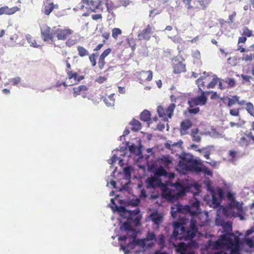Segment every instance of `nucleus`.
Here are the masks:
<instances>
[{"label":"nucleus","instance_id":"nucleus-53","mask_svg":"<svg viewBox=\"0 0 254 254\" xmlns=\"http://www.w3.org/2000/svg\"><path fill=\"white\" fill-rule=\"evenodd\" d=\"M233 17H229V20L226 21L224 19H221L219 20L221 26H223L225 24H228L229 25L233 22Z\"/></svg>","mask_w":254,"mask_h":254},{"label":"nucleus","instance_id":"nucleus-63","mask_svg":"<svg viewBox=\"0 0 254 254\" xmlns=\"http://www.w3.org/2000/svg\"><path fill=\"white\" fill-rule=\"evenodd\" d=\"M128 149L131 153H134L137 150V147L134 144H132L128 146Z\"/></svg>","mask_w":254,"mask_h":254},{"label":"nucleus","instance_id":"nucleus-52","mask_svg":"<svg viewBox=\"0 0 254 254\" xmlns=\"http://www.w3.org/2000/svg\"><path fill=\"white\" fill-rule=\"evenodd\" d=\"M162 11V9L160 8H154L150 11V16L151 15L155 16L158 14H160Z\"/></svg>","mask_w":254,"mask_h":254},{"label":"nucleus","instance_id":"nucleus-11","mask_svg":"<svg viewBox=\"0 0 254 254\" xmlns=\"http://www.w3.org/2000/svg\"><path fill=\"white\" fill-rule=\"evenodd\" d=\"M200 96L191 98L188 101V104L190 108H193L197 106L204 105L207 101V98L205 96V92L203 90H201Z\"/></svg>","mask_w":254,"mask_h":254},{"label":"nucleus","instance_id":"nucleus-37","mask_svg":"<svg viewBox=\"0 0 254 254\" xmlns=\"http://www.w3.org/2000/svg\"><path fill=\"white\" fill-rule=\"evenodd\" d=\"M151 114L148 110H145L140 114V119L143 122L149 121L150 119Z\"/></svg>","mask_w":254,"mask_h":254},{"label":"nucleus","instance_id":"nucleus-12","mask_svg":"<svg viewBox=\"0 0 254 254\" xmlns=\"http://www.w3.org/2000/svg\"><path fill=\"white\" fill-rule=\"evenodd\" d=\"M154 27L149 24H148L145 28L139 31L138 34V39L140 41L145 40L149 41L152 35L154 33Z\"/></svg>","mask_w":254,"mask_h":254},{"label":"nucleus","instance_id":"nucleus-1","mask_svg":"<svg viewBox=\"0 0 254 254\" xmlns=\"http://www.w3.org/2000/svg\"><path fill=\"white\" fill-rule=\"evenodd\" d=\"M174 231L171 237V239H180L190 240L193 239L197 232L196 220L194 218H191L190 227L186 229L184 224L179 222L173 224Z\"/></svg>","mask_w":254,"mask_h":254},{"label":"nucleus","instance_id":"nucleus-13","mask_svg":"<svg viewBox=\"0 0 254 254\" xmlns=\"http://www.w3.org/2000/svg\"><path fill=\"white\" fill-rule=\"evenodd\" d=\"M147 189H155L164 186L161 179H158L155 176H151L146 180Z\"/></svg>","mask_w":254,"mask_h":254},{"label":"nucleus","instance_id":"nucleus-18","mask_svg":"<svg viewBox=\"0 0 254 254\" xmlns=\"http://www.w3.org/2000/svg\"><path fill=\"white\" fill-rule=\"evenodd\" d=\"M173 73L179 74L186 72V64L182 62L178 61L176 59L173 60Z\"/></svg>","mask_w":254,"mask_h":254},{"label":"nucleus","instance_id":"nucleus-28","mask_svg":"<svg viewBox=\"0 0 254 254\" xmlns=\"http://www.w3.org/2000/svg\"><path fill=\"white\" fill-rule=\"evenodd\" d=\"M153 175L158 179H160L161 177H167L168 172L162 166H160L155 169Z\"/></svg>","mask_w":254,"mask_h":254},{"label":"nucleus","instance_id":"nucleus-16","mask_svg":"<svg viewBox=\"0 0 254 254\" xmlns=\"http://www.w3.org/2000/svg\"><path fill=\"white\" fill-rule=\"evenodd\" d=\"M67 77L66 79L73 80V82L71 81V83L69 84V86L72 85L74 84H78L80 81L84 78V76L82 75H78L77 72L72 71H67L66 73Z\"/></svg>","mask_w":254,"mask_h":254},{"label":"nucleus","instance_id":"nucleus-8","mask_svg":"<svg viewBox=\"0 0 254 254\" xmlns=\"http://www.w3.org/2000/svg\"><path fill=\"white\" fill-rule=\"evenodd\" d=\"M175 108L176 105L174 103H171L166 109L160 105L157 107V113L160 118L167 121L168 119L172 118Z\"/></svg>","mask_w":254,"mask_h":254},{"label":"nucleus","instance_id":"nucleus-6","mask_svg":"<svg viewBox=\"0 0 254 254\" xmlns=\"http://www.w3.org/2000/svg\"><path fill=\"white\" fill-rule=\"evenodd\" d=\"M238 242V238L234 234L222 235L217 241L213 242L211 246L213 249L219 250L226 248H232Z\"/></svg>","mask_w":254,"mask_h":254},{"label":"nucleus","instance_id":"nucleus-21","mask_svg":"<svg viewBox=\"0 0 254 254\" xmlns=\"http://www.w3.org/2000/svg\"><path fill=\"white\" fill-rule=\"evenodd\" d=\"M112 52V49L109 48L103 51L99 57L98 60V66L100 69H102L105 65V58L107 57Z\"/></svg>","mask_w":254,"mask_h":254},{"label":"nucleus","instance_id":"nucleus-39","mask_svg":"<svg viewBox=\"0 0 254 254\" xmlns=\"http://www.w3.org/2000/svg\"><path fill=\"white\" fill-rule=\"evenodd\" d=\"M26 38L27 42L30 44L31 47H33L35 48H37L39 46L35 40L33 38V37L29 34H28L26 36Z\"/></svg>","mask_w":254,"mask_h":254},{"label":"nucleus","instance_id":"nucleus-10","mask_svg":"<svg viewBox=\"0 0 254 254\" xmlns=\"http://www.w3.org/2000/svg\"><path fill=\"white\" fill-rule=\"evenodd\" d=\"M55 27L51 30V28L46 24H43L41 27V36L44 41H53L55 36Z\"/></svg>","mask_w":254,"mask_h":254},{"label":"nucleus","instance_id":"nucleus-23","mask_svg":"<svg viewBox=\"0 0 254 254\" xmlns=\"http://www.w3.org/2000/svg\"><path fill=\"white\" fill-rule=\"evenodd\" d=\"M19 9V8L17 6L9 8L7 6H4L0 8V15H11L18 11Z\"/></svg>","mask_w":254,"mask_h":254},{"label":"nucleus","instance_id":"nucleus-9","mask_svg":"<svg viewBox=\"0 0 254 254\" xmlns=\"http://www.w3.org/2000/svg\"><path fill=\"white\" fill-rule=\"evenodd\" d=\"M55 36L58 40L64 41L67 40L73 33V31L68 27L55 26Z\"/></svg>","mask_w":254,"mask_h":254},{"label":"nucleus","instance_id":"nucleus-4","mask_svg":"<svg viewBox=\"0 0 254 254\" xmlns=\"http://www.w3.org/2000/svg\"><path fill=\"white\" fill-rule=\"evenodd\" d=\"M188 212L192 216V218H196L197 215L200 213V201L195 197H193L190 201V205L183 206L180 204H177L171 208V214L173 218L177 217V213H185Z\"/></svg>","mask_w":254,"mask_h":254},{"label":"nucleus","instance_id":"nucleus-48","mask_svg":"<svg viewBox=\"0 0 254 254\" xmlns=\"http://www.w3.org/2000/svg\"><path fill=\"white\" fill-rule=\"evenodd\" d=\"M230 115L234 117H240V109L233 108L230 110Z\"/></svg>","mask_w":254,"mask_h":254},{"label":"nucleus","instance_id":"nucleus-43","mask_svg":"<svg viewBox=\"0 0 254 254\" xmlns=\"http://www.w3.org/2000/svg\"><path fill=\"white\" fill-rule=\"evenodd\" d=\"M219 79L217 77H214L213 79L207 84L206 87L207 88H214L216 85L218 83Z\"/></svg>","mask_w":254,"mask_h":254},{"label":"nucleus","instance_id":"nucleus-34","mask_svg":"<svg viewBox=\"0 0 254 254\" xmlns=\"http://www.w3.org/2000/svg\"><path fill=\"white\" fill-rule=\"evenodd\" d=\"M199 130L198 128H194L191 130V136L192 140L196 142H199L201 141V137L198 135Z\"/></svg>","mask_w":254,"mask_h":254},{"label":"nucleus","instance_id":"nucleus-27","mask_svg":"<svg viewBox=\"0 0 254 254\" xmlns=\"http://www.w3.org/2000/svg\"><path fill=\"white\" fill-rule=\"evenodd\" d=\"M115 95L114 93L111 94L107 97H103L102 99L108 107H113L115 103Z\"/></svg>","mask_w":254,"mask_h":254},{"label":"nucleus","instance_id":"nucleus-36","mask_svg":"<svg viewBox=\"0 0 254 254\" xmlns=\"http://www.w3.org/2000/svg\"><path fill=\"white\" fill-rule=\"evenodd\" d=\"M175 246L176 247L177 252L180 254H184V252L186 251L187 249V245L183 242L179 243L177 246L175 245Z\"/></svg>","mask_w":254,"mask_h":254},{"label":"nucleus","instance_id":"nucleus-22","mask_svg":"<svg viewBox=\"0 0 254 254\" xmlns=\"http://www.w3.org/2000/svg\"><path fill=\"white\" fill-rule=\"evenodd\" d=\"M192 124L191 121L188 119L183 121L181 123L180 132L182 135L188 133V130L191 127Z\"/></svg>","mask_w":254,"mask_h":254},{"label":"nucleus","instance_id":"nucleus-26","mask_svg":"<svg viewBox=\"0 0 254 254\" xmlns=\"http://www.w3.org/2000/svg\"><path fill=\"white\" fill-rule=\"evenodd\" d=\"M150 219L157 226L161 224L163 222V217L157 212L152 213L150 216Z\"/></svg>","mask_w":254,"mask_h":254},{"label":"nucleus","instance_id":"nucleus-15","mask_svg":"<svg viewBox=\"0 0 254 254\" xmlns=\"http://www.w3.org/2000/svg\"><path fill=\"white\" fill-rule=\"evenodd\" d=\"M139 213L140 210L138 208H136L132 211H128L127 221H132L136 226L140 225L141 216Z\"/></svg>","mask_w":254,"mask_h":254},{"label":"nucleus","instance_id":"nucleus-30","mask_svg":"<svg viewBox=\"0 0 254 254\" xmlns=\"http://www.w3.org/2000/svg\"><path fill=\"white\" fill-rule=\"evenodd\" d=\"M59 5L57 4H54L53 2L49 3L45 5L44 7V14L48 15L55 9H58Z\"/></svg>","mask_w":254,"mask_h":254},{"label":"nucleus","instance_id":"nucleus-42","mask_svg":"<svg viewBox=\"0 0 254 254\" xmlns=\"http://www.w3.org/2000/svg\"><path fill=\"white\" fill-rule=\"evenodd\" d=\"M98 56L97 53H95L91 54L89 57V59L91 63V65L93 67H94L96 65V58Z\"/></svg>","mask_w":254,"mask_h":254},{"label":"nucleus","instance_id":"nucleus-24","mask_svg":"<svg viewBox=\"0 0 254 254\" xmlns=\"http://www.w3.org/2000/svg\"><path fill=\"white\" fill-rule=\"evenodd\" d=\"M19 36L17 34H14L10 37V41L5 45V47H13L17 45H23L24 42L17 41Z\"/></svg>","mask_w":254,"mask_h":254},{"label":"nucleus","instance_id":"nucleus-25","mask_svg":"<svg viewBox=\"0 0 254 254\" xmlns=\"http://www.w3.org/2000/svg\"><path fill=\"white\" fill-rule=\"evenodd\" d=\"M73 95L74 97L80 95L81 94H85L88 90V88L86 85H81L73 88Z\"/></svg>","mask_w":254,"mask_h":254},{"label":"nucleus","instance_id":"nucleus-57","mask_svg":"<svg viewBox=\"0 0 254 254\" xmlns=\"http://www.w3.org/2000/svg\"><path fill=\"white\" fill-rule=\"evenodd\" d=\"M241 77L244 80H245L247 82H251V80L254 81V78H253L252 77H251L250 76L242 74ZM253 85L254 86V83L253 84Z\"/></svg>","mask_w":254,"mask_h":254},{"label":"nucleus","instance_id":"nucleus-20","mask_svg":"<svg viewBox=\"0 0 254 254\" xmlns=\"http://www.w3.org/2000/svg\"><path fill=\"white\" fill-rule=\"evenodd\" d=\"M240 97L237 95L233 96L230 98L227 96H224L220 98V100L222 101L224 105L229 108H231L232 106L236 104L238 101V99Z\"/></svg>","mask_w":254,"mask_h":254},{"label":"nucleus","instance_id":"nucleus-62","mask_svg":"<svg viewBox=\"0 0 254 254\" xmlns=\"http://www.w3.org/2000/svg\"><path fill=\"white\" fill-rule=\"evenodd\" d=\"M212 202L216 206H218L219 204V198H217L215 196V194L213 193L212 195Z\"/></svg>","mask_w":254,"mask_h":254},{"label":"nucleus","instance_id":"nucleus-29","mask_svg":"<svg viewBox=\"0 0 254 254\" xmlns=\"http://www.w3.org/2000/svg\"><path fill=\"white\" fill-rule=\"evenodd\" d=\"M229 206L231 209H236L239 212H243L242 203L235 200V199L230 202Z\"/></svg>","mask_w":254,"mask_h":254},{"label":"nucleus","instance_id":"nucleus-54","mask_svg":"<svg viewBox=\"0 0 254 254\" xmlns=\"http://www.w3.org/2000/svg\"><path fill=\"white\" fill-rule=\"evenodd\" d=\"M225 82L228 85V87H234L236 84L235 81L233 78H229L225 81Z\"/></svg>","mask_w":254,"mask_h":254},{"label":"nucleus","instance_id":"nucleus-41","mask_svg":"<svg viewBox=\"0 0 254 254\" xmlns=\"http://www.w3.org/2000/svg\"><path fill=\"white\" fill-rule=\"evenodd\" d=\"M242 35L246 37H250L251 36H254L253 34V31L249 29L248 27H244L243 29Z\"/></svg>","mask_w":254,"mask_h":254},{"label":"nucleus","instance_id":"nucleus-55","mask_svg":"<svg viewBox=\"0 0 254 254\" xmlns=\"http://www.w3.org/2000/svg\"><path fill=\"white\" fill-rule=\"evenodd\" d=\"M178 145V143L175 142L172 143L171 141L168 142L165 144V147L170 150H172V147L176 146Z\"/></svg>","mask_w":254,"mask_h":254},{"label":"nucleus","instance_id":"nucleus-60","mask_svg":"<svg viewBox=\"0 0 254 254\" xmlns=\"http://www.w3.org/2000/svg\"><path fill=\"white\" fill-rule=\"evenodd\" d=\"M253 58H254V55L250 53L244 55L243 59L246 61H251L253 60Z\"/></svg>","mask_w":254,"mask_h":254},{"label":"nucleus","instance_id":"nucleus-33","mask_svg":"<svg viewBox=\"0 0 254 254\" xmlns=\"http://www.w3.org/2000/svg\"><path fill=\"white\" fill-rule=\"evenodd\" d=\"M130 125L132 126L131 130L134 131H138L141 129L142 127L141 123L135 119L132 120Z\"/></svg>","mask_w":254,"mask_h":254},{"label":"nucleus","instance_id":"nucleus-3","mask_svg":"<svg viewBox=\"0 0 254 254\" xmlns=\"http://www.w3.org/2000/svg\"><path fill=\"white\" fill-rule=\"evenodd\" d=\"M170 186L173 187L174 190L164 187L162 195L168 201L173 202L178 199L179 197L184 196L188 186L182 180L178 179L175 183H170Z\"/></svg>","mask_w":254,"mask_h":254},{"label":"nucleus","instance_id":"nucleus-19","mask_svg":"<svg viewBox=\"0 0 254 254\" xmlns=\"http://www.w3.org/2000/svg\"><path fill=\"white\" fill-rule=\"evenodd\" d=\"M206 6L203 0H192L191 4L188 7L189 9H192L194 11H197L204 9Z\"/></svg>","mask_w":254,"mask_h":254},{"label":"nucleus","instance_id":"nucleus-14","mask_svg":"<svg viewBox=\"0 0 254 254\" xmlns=\"http://www.w3.org/2000/svg\"><path fill=\"white\" fill-rule=\"evenodd\" d=\"M156 235L153 232L148 231L146 236V237L143 239H139L137 240V244L138 245L142 246V247H151L153 245V243H147L149 241H156Z\"/></svg>","mask_w":254,"mask_h":254},{"label":"nucleus","instance_id":"nucleus-49","mask_svg":"<svg viewBox=\"0 0 254 254\" xmlns=\"http://www.w3.org/2000/svg\"><path fill=\"white\" fill-rule=\"evenodd\" d=\"M223 228L224 230V231H226L227 232H231L232 231V224L229 222H226L224 223L223 225Z\"/></svg>","mask_w":254,"mask_h":254},{"label":"nucleus","instance_id":"nucleus-35","mask_svg":"<svg viewBox=\"0 0 254 254\" xmlns=\"http://www.w3.org/2000/svg\"><path fill=\"white\" fill-rule=\"evenodd\" d=\"M160 160L165 167H168L173 163V158L169 155L163 156Z\"/></svg>","mask_w":254,"mask_h":254},{"label":"nucleus","instance_id":"nucleus-38","mask_svg":"<svg viewBox=\"0 0 254 254\" xmlns=\"http://www.w3.org/2000/svg\"><path fill=\"white\" fill-rule=\"evenodd\" d=\"M78 55L81 57L87 56L89 55L88 51L84 47L78 46L77 47Z\"/></svg>","mask_w":254,"mask_h":254},{"label":"nucleus","instance_id":"nucleus-64","mask_svg":"<svg viewBox=\"0 0 254 254\" xmlns=\"http://www.w3.org/2000/svg\"><path fill=\"white\" fill-rule=\"evenodd\" d=\"M216 193L220 199H222L224 196V192L221 189H218L216 190Z\"/></svg>","mask_w":254,"mask_h":254},{"label":"nucleus","instance_id":"nucleus-32","mask_svg":"<svg viewBox=\"0 0 254 254\" xmlns=\"http://www.w3.org/2000/svg\"><path fill=\"white\" fill-rule=\"evenodd\" d=\"M228 250H230V254H239V246L238 245V242L236 243L234 247L232 248H229ZM215 254H227L226 253L221 251L220 252L215 253Z\"/></svg>","mask_w":254,"mask_h":254},{"label":"nucleus","instance_id":"nucleus-45","mask_svg":"<svg viewBox=\"0 0 254 254\" xmlns=\"http://www.w3.org/2000/svg\"><path fill=\"white\" fill-rule=\"evenodd\" d=\"M130 221L126 222L123 223L122 226L121 227V230H124L126 231H132V228L131 225L129 223Z\"/></svg>","mask_w":254,"mask_h":254},{"label":"nucleus","instance_id":"nucleus-51","mask_svg":"<svg viewBox=\"0 0 254 254\" xmlns=\"http://www.w3.org/2000/svg\"><path fill=\"white\" fill-rule=\"evenodd\" d=\"M107 78L106 76H99L95 79V82L99 84H102L106 82Z\"/></svg>","mask_w":254,"mask_h":254},{"label":"nucleus","instance_id":"nucleus-17","mask_svg":"<svg viewBox=\"0 0 254 254\" xmlns=\"http://www.w3.org/2000/svg\"><path fill=\"white\" fill-rule=\"evenodd\" d=\"M153 72L151 70H142L137 73V78L140 83L150 81L152 79Z\"/></svg>","mask_w":254,"mask_h":254},{"label":"nucleus","instance_id":"nucleus-5","mask_svg":"<svg viewBox=\"0 0 254 254\" xmlns=\"http://www.w3.org/2000/svg\"><path fill=\"white\" fill-rule=\"evenodd\" d=\"M178 165L183 170L194 171L197 173L203 172L208 175L210 174V172L207 170L205 166L199 163L197 160L193 159L192 157L182 158L179 161Z\"/></svg>","mask_w":254,"mask_h":254},{"label":"nucleus","instance_id":"nucleus-40","mask_svg":"<svg viewBox=\"0 0 254 254\" xmlns=\"http://www.w3.org/2000/svg\"><path fill=\"white\" fill-rule=\"evenodd\" d=\"M246 110L247 112L252 116L254 117V107L251 102H248L246 104Z\"/></svg>","mask_w":254,"mask_h":254},{"label":"nucleus","instance_id":"nucleus-46","mask_svg":"<svg viewBox=\"0 0 254 254\" xmlns=\"http://www.w3.org/2000/svg\"><path fill=\"white\" fill-rule=\"evenodd\" d=\"M158 244L160 246L161 248H163L165 246V237L163 234L159 235L158 238Z\"/></svg>","mask_w":254,"mask_h":254},{"label":"nucleus","instance_id":"nucleus-61","mask_svg":"<svg viewBox=\"0 0 254 254\" xmlns=\"http://www.w3.org/2000/svg\"><path fill=\"white\" fill-rule=\"evenodd\" d=\"M76 40L68 39L66 40L65 42V44L68 47H71L76 44Z\"/></svg>","mask_w":254,"mask_h":254},{"label":"nucleus","instance_id":"nucleus-31","mask_svg":"<svg viewBox=\"0 0 254 254\" xmlns=\"http://www.w3.org/2000/svg\"><path fill=\"white\" fill-rule=\"evenodd\" d=\"M208 81V79L206 77L202 76L198 78L196 82L197 84L198 85V87L199 88V90L201 91V90H202L201 87L204 88L205 87H206L207 84L206 83Z\"/></svg>","mask_w":254,"mask_h":254},{"label":"nucleus","instance_id":"nucleus-47","mask_svg":"<svg viewBox=\"0 0 254 254\" xmlns=\"http://www.w3.org/2000/svg\"><path fill=\"white\" fill-rule=\"evenodd\" d=\"M238 152L233 150H230L229 151V156L231 158V161L232 162L235 161L237 156Z\"/></svg>","mask_w":254,"mask_h":254},{"label":"nucleus","instance_id":"nucleus-56","mask_svg":"<svg viewBox=\"0 0 254 254\" xmlns=\"http://www.w3.org/2000/svg\"><path fill=\"white\" fill-rule=\"evenodd\" d=\"M199 112V107H195L194 108H190L188 109V112L190 114H196Z\"/></svg>","mask_w":254,"mask_h":254},{"label":"nucleus","instance_id":"nucleus-7","mask_svg":"<svg viewBox=\"0 0 254 254\" xmlns=\"http://www.w3.org/2000/svg\"><path fill=\"white\" fill-rule=\"evenodd\" d=\"M238 143L241 146H248L254 144V135L252 132H242L236 138Z\"/></svg>","mask_w":254,"mask_h":254},{"label":"nucleus","instance_id":"nucleus-2","mask_svg":"<svg viewBox=\"0 0 254 254\" xmlns=\"http://www.w3.org/2000/svg\"><path fill=\"white\" fill-rule=\"evenodd\" d=\"M81 2L86 4V8L88 12V13L84 12L82 16H88L93 12L97 14L92 16H101L102 13L106 12H108V15H114V11L116 9L111 3H103L101 0H82Z\"/></svg>","mask_w":254,"mask_h":254},{"label":"nucleus","instance_id":"nucleus-44","mask_svg":"<svg viewBox=\"0 0 254 254\" xmlns=\"http://www.w3.org/2000/svg\"><path fill=\"white\" fill-rule=\"evenodd\" d=\"M118 211L121 215L125 214L127 218L128 217V211H132V210H127L124 206H120L118 208Z\"/></svg>","mask_w":254,"mask_h":254},{"label":"nucleus","instance_id":"nucleus-58","mask_svg":"<svg viewBox=\"0 0 254 254\" xmlns=\"http://www.w3.org/2000/svg\"><path fill=\"white\" fill-rule=\"evenodd\" d=\"M62 85H63L65 87H67L68 86H69V84H67L65 81L61 82L60 81H58L55 83L54 86L56 87H60Z\"/></svg>","mask_w":254,"mask_h":254},{"label":"nucleus","instance_id":"nucleus-59","mask_svg":"<svg viewBox=\"0 0 254 254\" xmlns=\"http://www.w3.org/2000/svg\"><path fill=\"white\" fill-rule=\"evenodd\" d=\"M20 78L19 77H16L13 78H12L10 80V82H11L12 84L13 85H16L20 82Z\"/></svg>","mask_w":254,"mask_h":254},{"label":"nucleus","instance_id":"nucleus-50","mask_svg":"<svg viewBox=\"0 0 254 254\" xmlns=\"http://www.w3.org/2000/svg\"><path fill=\"white\" fill-rule=\"evenodd\" d=\"M122 33V31L120 29L115 28L112 30V37L117 39L118 36L119 35H121Z\"/></svg>","mask_w":254,"mask_h":254}]
</instances>
